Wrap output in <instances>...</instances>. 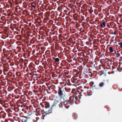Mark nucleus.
Segmentation results:
<instances>
[{"label": "nucleus", "instance_id": "f257e3e1", "mask_svg": "<svg viewBox=\"0 0 122 122\" xmlns=\"http://www.w3.org/2000/svg\"><path fill=\"white\" fill-rule=\"evenodd\" d=\"M12 73L10 71L8 72V85H9V86L8 87V91H11L13 89V84L14 83L13 82L12 80L13 78H12Z\"/></svg>", "mask_w": 122, "mask_h": 122}, {"label": "nucleus", "instance_id": "aec40b11", "mask_svg": "<svg viewBox=\"0 0 122 122\" xmlns=\"http://www.w3.org/2000/svg\"><path fill=\"white\" fill-rule=\"evenodd\" d=\"M8 101H9L10 105L11 106H11H12L13 104L14 101L13 100L11 101V100H9V99H8Z\"/></svg>", "mask_w": 122, "mask_h": 122}, {"label": "nucleus", "instance_id": "20e7f679", "mask_svg": "<svg viewBox=\"0 0 122 122\" xmlns=\"http://www.w3.org/2000/svg\"><path fill=\"white\" fill-rule=\"evenodd\" d=\"M63 104H64L65 107L67 109L68 108L70 105H72V104L71 102H70L69 100L66 101L65 98H63Z\"/></svg>", "mask_w": 122, "mask_h": 122}, {"label": "nucleus", "instance_id": "3c124183", "mask_svg": "<svg viewBox=\"0 0 122 122\" xmlns=\"http://www.w3.org/2000/svg\"><path fill=\"white\" fill-rule=\"evenodd\" d=\"M8 20H9V19H10V18L9 17H8Z\"/></svg>", "mask_w": 122, "mask_h": 122}, {"label": "nucleus", "instance_id": "864d4df0", "mask_svg": "<svg viewBox=\"0 0 122 122\" xmlns=\"http://www.w3.org/2000/svg\"><path fill=\"white\" fill-rule=\"evenodd\" d=\"M6 11V10H3V11L4 12H5V11Z\"/></svg>", "mask_w": 122, "mask_h": 122}, {"label": "nucleus", "instance_id": "79ce46f5", "mask_svg": "<svg viewBox=\"0 0 122 122\" xmlns=\"http://www.w3.org/2000/svg\"><path fill=\"white\" fill-rule=\"evenodd\" d=\"M82 96V95H81V94H80V95H78L79 97V98L80 99L81 98V96Z\"/></svg>", "mask_w": 122, "mask_h": 122}, {"label": "nucleus", "instance_id": "1a4fd4ad", "mask_svg": "<svg viewBox=\"0 0 122 122\" xmlns=\"http://www.w3.org/2000/svg\"><path fill=\"white\" fill-rule=\"evenodd\" d=\"M4 65V69H3L4 74V75H6L7 76L8 75L7 71V64L6 65Z\"/></svg>", "mask_w": 122, "mask_h": 122}, {"label": "nucleus", "instance_id": "a878e982", "mask_svg": "<svg viewBox=\"0 0 122 122\" xmlns=\"http://www.w3.org/2000/svg\"><path fill=\"white\" fill-rule=\"evenodd\" d=\"M11 31L10 30L9 31H8V37H9L10 38L11 37L12 35L11 33Z\"/></svg>", "mask_w": 122, "mask_h": 122}, {"label": "nucleus", "instance_id": "72a5a7b5", "mask_svg": "<svg viewBox=\"0 0 122 122\" xmlns=\"http://www.w3.org/2000/svg\"><path fill=\"white\" fill-rule=\"evenodd\" d=\"M20 63V64H22L23 63V59L20 58L19 60Z\"/></svg>", "mask_w": 122, "mask_h": 122}, {"label": "nucleus", "instance_id": "338daca9", "mask_svg": "<svg viewBox=\"0 0 122 122\" xmlns=\"http://www.w3.org/2000/svg\"><path fill=\"white\" fill-rule=\"evenodd\" d=\"M6 84V83H5V84Z\"/></svg>", "mask_w": 122, "mask_h": 122}, {"label": "nucleus", "instance_id": "9b49d317", "mask_svg": "<svg viewBox=\"0 0 122 122\" xmlns=\"http://www.w3.org/2000/svg\"><path fill=\"white\" fill-rule=\"evenodd\" d=\"M8 24V22H6V20L3 23V26L4 27V30H7V24Z\"/></svg>", "mask_w": 122, "mask_h": 122}, {"label": "nucleus", "instance_id": "7ed1b4c3", "mask_svg": "<svg viewBox=\"0 0 122 122\" xmlns=\"http://www.w3.org/2000/svg\"><path fill=\"white\" fill-rule=\"evenodd\" d=\"M65 92V91L64 89H62L60 88H59L58 91V93L60 99L62 98H64V97L66 96V95Z\"/></svg>", "mask_w": 122, "mask_h": 122}, {"label": "nucleus", "instance_id": "f704fd0d", "mask_svg": "<svg viewBox=\"0 0 122 122\" xmlns=\"http://www.w3.org/2000/svg\"><path fill=\"white\" fill-rule=\"evenodd\" d=\"M88 75H89L90 77H92V73L91 72H89L88 73Z\"/></svg>", "mask_w": 122, "mask_h": 122}, {"label": "nucleus", "instance_id": "393cba45", "mask_svg": "<svg viewBox=\"0 0 122 122\" xmlns=\"http://www.w3.org/2000/svg\"><path fill=\"white\" fill-rule=\"evenodd\" d=\"M104 85V83L103 82L100 83L99 84V86L100 87H103Z\"/></svg>", "mask_w": 122, "mask_h": 122}, {"label": "nucleus", "instance_id": "c9c22d12", "mask_svg": "<svg viewBox=\"0 0 122 122\" xmlns=\"http://www.w3.org/2000/svg\"><path fill=\"white\" fill-rule=\"evenodd\" d=\"M7 114V113L5 112H4V115L3 116V118H5V117H6V116Z\"/></svg>", "mask_w": 122, "mask_h": 122}, {"label": "nucleus", "instance_id": "412c9836", "mask_svg": "<svg viewBox=\"0 0 122 122\" xmlns=\"http://www.w3.org/2000/svg\"><path fill=\"white\" fill-rule=\"evenodd\" d=\"M78 116L77 115L76 113L74 114L73 116V117L74 118V119H77Z\"/></svg>", "mask_w": 122, "mask_h": 122}, {"label": "nucleus", "instance_id": "bf43d9fd", "mask_svg": "<svg viewBox=\"0 0 122 122\" xmlns=\"http://www.w3.org/2000/svg\"><path fill=\"white\" fill-rule=\"evenodd\" d=\"M113 34H115V33L114 32Z\"/></svg>", "mask_w": 122, "mask_h": 122}, {"label": "nucleus", "instance_id": "423d86ee", "mask_svg": "<svg viewBox=\"0 0 122 122\" xmlns=\"http://www.w3.org/2000/svg\"><path fill=\"white\" fill-rule=\"evenodd\" d=\"M69 100L70 102H71L72 103V102H74L73 101L76 102L78 101V98L75 95H73L70 97Z\"/></svg>", "mask_w": 122, "mask_h": 122}, {"label": "nucleus", "instance_id": "9d476101", "mask_svg": "<svg viewBox=\"0 0 122 122\" xmlns=\"http://www.w3.org/2000/svg\"><path fill=\"white\" fill-rule=\"evenodd\" d=\"M7 30H4V32L3 34V38L4 39H5L8 37Z\"/></svg>", "mask_w": 122, "mask_h": 122}, {"label": "nucleus", "instance_id": "0eeeda50", "mask_svg": "<svg viewBox=\"0 0 122 122\" xmlns=\"http://www.w3.org/2000/svg\"><path fill=\"white\" fill-rule=\"evenodd\" d=\"M40 105H42L43 107H45L46 108H48L50 107V104L49 103L46 102L41 103Z\"/></svg>", "mask_w": 122, "mask_h": 122}, {"label": "nucleus", "instance_id": "4be33fe9", "mask_svg": "<svg viewBox=\"0 0 122 122\" xmlns=\"http://www.w3.org/2000/svg\"><path fill=\"white\" fill-rule=\"evenodd\" d=\"M54 108L53 107H52L51 106V107L50 108L49 110L48 111V112L49 113H52V112L53 109H54Z\"/></svg>", "mask_w": 122, "mask_h": 122}, {"label": "nucleus", "instance_id": "680f3d73", "mask_svg": "<svg viewBox=\"0 0 122 122\" xmlns=\"http://www.w3.org/2000/svg\"><path fill=\"white\" fill-rule=\"evenodd\" d=\"M73 92V91H72L71 92V93H72Z\"/></svg>", "mask_w": 122, "mask_h": 122}, {"label": "nucleus", "instance_id": "49530a36", "mask_svg": "<svg viewBox=\"0 0 122 122\" xmlns=\"http://www.w3.org/2000/svg\"><path fill=\"white\" fill-rule=\"evenodd\" d=\"M17 62H17H16V64H17V65H18L19 64V63H18V62Z\"/></svg>", "mask_w": 122, "mask_h": 122}, {"label": "nucleus", "instance_id": "e433bc0d", "mask_svg": "<svg viewBox=\"0 0 122 122\" xmlns=\"http://www.w3.org/2000/svg\"><path fill=\"white\" fill-rule=\"evenodd\" d=\"M120 53H117L116 54V58H118L120 56Z\"/></svg>", "mask_w": 122, "mask_h": 122}, {"label": "nucleus", "instance_id": "5701e85b", "mask_svg": "<svg viewBox=\"0 0 122 122\" xmlns=\"http://www.w3.org/2000/svg\"><path fill=\"white\" fill-rule=\"evenodd\" d=\"M65 90L67 92H69L71 91V89L70 88H67L66 87L65 88Z\"/></svg>", "mask_w": 122, "mask_h": 122}, {"label": "nucleus", "instance_id": "e2e57ef3", "mask_svg": "<svg viewBox=\"0 0 122 122\" xmlns=\"http://www.w3.org/2000/svg\"><path fill=\"white\" fill-rule=\"evenodd\" d=\"M98 27V26H97V28Z\"/></svg>", "mask_w": 122, "mask_h": 122}, {"label": "nucleus", "instance_id": "4d7b16f0", "mask_svg": "<svg viewBox=\"0 0 122 122\" xmlns=\"http://www.w3.org/2000/svg\"><path fill=\"white\" fill-rule=\"evenodd\" d=\"M98 48H96V50H97V49Z\"/></svg>", "mask_w": 122, "mask_h": 122}, {"label": "nucleus", "instance_id": "6ab92c4d", "mask_svg": "<svg viewBox=\"0 0 122 122\" xmlns=\"http://www.w3.org/2000/svg\"><path fill=\"white\" fill-rule=\"evenodd\" d=\"M41 113L43 114L44 115H47V114H49V112H48V111L45 112L43 110H42V111Z\"/></svg>", "mask_w": 122, "mask_h": 122}, {"label": "nucleus", "instance_id": "c85d7f7f", "mask_svg": "<svg viewBox=\"0 0 122 122\" xmlns=\"http://www.w3.org/2000/svg\"><path fill=\"white\" fill-rule=\"evenodd\" d=\"M109 50L111 53H112L113 51V50L112 47L110 46L109 48Z\"/></svg>", "mask_w": 122, "mask_h": 122}, {"label": "nucleus", "instance_id": "a19ab883", "mask_svg": "<svg viewBox=\"0 0 122 122\" xmlns=\"http://www.w3.org/2000/svg\"><path fill=\"white\" fill-rule=\"evenodd\" d=\"M8 122H13V121H11V120L10 119H8Z\"/></svg>", "mask_w": 122, "mask_h": 122}, {"label": "nucleus", "instance_id": "c03bdc74", "mask_svg": "<svg viewBox=\"0 0 122 122\" xmlns=\"http://www.w3.org/2000/svg\"><path fill=\"white\" fill-rule=\"evenodd\" d=\"M9 59L8 58V62L9 63H10V61H11V60H10L9 61Z\"/></svg>", "mask_w": 122, "mask_h": 122}, {"label": "nucleus", "instance_id": "a211bd4d", "mask_svg": "<svg viewBox=\"0 0 122 122\" xmlns=\"http://www.w3.org/2000/svg\"><path fill=\"white\" fill-rule=\"evenodd\" d=\"M95 68V66L94 65H90L89 67V69L90 70H93Z\"/></svg>", "mask_w": 122, "mask_h": 122}, {"label": "nucleus", "instance_id": "2f4dec72", "mask_svg": "<svg viewBox=\"0 0 122 122\" xmlns=\"http://www.w3.org/2000/svg\"><path fill=\"white\" fill-rule=\"evenodd\" d=\"M20 102H21V101L20 100H18L16 102V104L18 105V107H20V105H18V104H20Z\"/></svg>", "mask_w": 122, "mask_h": 122}, {"label": "nucleus", "instance_id": "b1692460", "mask_svg": "<svg viewBox=\"0 0 122 122\" xmlns=\"http://www.w3.org/2000/svg\"><path fill=\"white\" fill-rule=\"evenodd\" d=\"M30 118H29L28 117H27L26 119H22L23 121V122H27V121H28L29 119H30Z\"/></svg>", "mask_w": 122, "mask_h": 122}, {"label": "nucleus", "instance_id": "a18cd8bd", "mask_svg": "<svg viewBox=\"0 0 122 122\" xmlns=\"http://www.w3.org/2000/svg\"><path fill=\"white\" fill-rule=\"evenodd\" d=\"M8 111H9V109H8ZM8 116H9V112H8Z\"/></svg>", "mask_w": 122, "mask_h": 122}, {"label": "nucleus", "instance_id": "7c9ffc66", "mask_svg": "<svg viewBox=\"0 0 122 122\" xmlns=\"http://www.w3.org/2000/svg\"><path fill=\"white\" fill-rule=\"evenodd\" d=\"M61 70L60 69H57L56 71V72L57 74H60L61 73Z\"/></svg>", "mask_w": 122, "mask_h": 122}, {"label": "nucleus", "instance_id": "f03ea898", "mask_svg": "<svg viewBox=\"0 0 122 122\" xmlns=\"http://www.w3.org/2000/svg\"><path fill=\"white\" fill-rule=\"evenodd\" d=\"M7 47H6V48H4L3 49V52L4 54V56L2 59L3 62H2L3 65H6L8 64L7 59H8L7 53L8 50Z\"/></svg>", "mask_w": 122, "mask_h": 122}, {"label": "nucleus", "instance_id": "774afa93", "mask_svg": "<svg viewBox=\"0 0 122 122\" xmlns=\"http://www.w3.org/2000/svg\"><path fill=\"white\" fill-rule=\"evenodd\" d=\"M121 54L122 55V52H121Z\"/></svg>", "mask_w": 122, "mask_h": 122}, {"label": "nucleus", "instance_id": "6e6d98bb", "mask_svg": "<svg viewBox=\"0 0 122 122\" xmlns=\"http://www.w3.org/2000/svg\"><path fill=\"white\" fill-rule=\"evenodd\" d=\"M115 68L114 67H112V69H115Z\"/></svg>", "mask_w": 122, "mask_h": 122}, {"label": "nucleus", "instance_id": "4c0bfd02", "mask_svg": "<svg viewBox=\"0 0 122 122\" xmlns=\"http://www.w3.org/2000/svg\"><path fill=\"white\" fill-rule=\"evenodd\" d=\"M118 44L119 45H120V47H122V42H120V43H118Z\"/></svg>", "mask_w": 122, "mask_h": 122}, {"label": "nucleus", "instance_id": "2eb2a0df", "mask_svg": "<svg viewBox=\"0 0 122 122\" xmlns=\"http://www.w3.org/2000/svg\"><path fill=\"white\" fill-rule=\"evenodd\" d=\"M100 25L101 27L102 28H104L106 26V24L104 22H101Z\"/></svg>", "mask_w": 122, "mask_h": 122}, {"label": "nucleus", "instance_id": "39448f33", "mask_svg": "<svg viewBox=\"0 0 122 122\" xmlns=\"http://www.w3.org/2000/svg\"><path fill=\"white\" fill-rule=\"evenodd\" d=\"M13 0H9L8 1V16H11L12 15L13 13L12 12L11 10L10 9H8L10 7V8L12 7V3L13 2Z\"/></svg>", "mask_w": 122, "mask_h": 122}, {"label": "nucleus", "instance_id": "c756f323", "mask_svg": "<svg viewBox=\"0 0 122 122\" xmlns=\"http://www.w3.org/2000/svg\"><path fill=\"white\" fill-rule=\"evenodd\" d=\"M31 6L35 8L36 7V4L34 3H32L31 4Z\"/></svg>", "mask_w": 122, "mask_h": 122}, {"label": "nucleus", "instance_id": "bb28decb", "mask_svg": "<svg viewBox=\"0 0 122 122\" xmlns=\"http://www.w3.org/2000/svg\"><path fill=\"white\" fill-rule=\"evenodd\" d=\"M90 85L91 86H95V85H94V83L93 81H91L90 82Z\"/></svg>", "mask_w": 122, "mask_h": 122}, {"label": "nucleus", "instance_id": "37998d69", "mask_svg": "<svg viewBox=\"0 0 122 122\" xmlns=\"http://www.w3.org/2000/svg\"><path fill=\"white\" fill-rule=\"evenodd\" d=\"M8 30L9 29V27L11 29V26L10 25V26H9V25H8Z\"/></svg>", "mask_w": 122, "mask_h": 122}, {"label": "nucleus", "instance_id": "58836bf2", "mask_svg": "<svg viewBox=\"0 0 122 122\" xmlns=\"http://www.w3.org/2000/svg\"><path fill=\"white\" fill-rule=\"evenodd\" d=\"M9 52V53H10V52L11 54H10V55H11V54H12V53H11V52H12V51L11 50H10L9 51L8 50V52ZM9 54H8V56H9Z\"/></svg>", "mask_w": 122, "mask_h": 122}, {"label": "nucleus", "instance_id": "ea45409f", "mask_svg": "<svg viewBox=\"0 0 122 122\" xmlns=\"http://www.w3.org/2000/svg\"><path fill=\"white\" fill-rule=\"evenodd\" d=\"M10 66H12L13 65V63L12 62L10 63Z\"/></svg>", "mask_w": 122, "mask_h": 122}, {"label": "nucleus", "instance_id": "f3484780", "mask_svg": "<svg viewBox=\"0 0 122 122\" xmlns=\"http://www.w3.org/2000/svg\"><path fill=\"white\" fill-rule=\"evenodd\" d=\"M7 0H4V9H5L6 8H7L8 7V5L7 3Z\"/></svg>", "mask_w": 122, "mask_h": 122}, {"label": "nucleus", "instance_id": "8fccbe9b", "mask_svg": "<svg viewBox=\"0 0 122 122\" xmlns=\"http://www.w3.org/2000/svg\"><path fill=\"white\" fill-rule=\"evenodd\" d=\"M5 78L7 80V84H8V80H7L8 79H7V77H6V78Z\"/></svg>", "mask_w": 122, "mask_h": 122}, {"label": "nucleus", "instance_id": "dca6fc26", "mask_svg": "<svg viewBox=\"0 0 122 122\" xmlns=\"http://www.w3.org/2000/svg\"><path fill=\"white\" fill-rule=\"evenodd\" d=\"M63 101L60 102V104H58V106L60 108H62L64 106Z\"/></svg>", "mask_w": 122, "mask_h": 122}, {"label": "nucleus", "instance_id": "603ef678", "mask_svg": "<svg viewBox=\"0 0 122 122\" xmlns=\"http://www.w3.org/2000/svg\"><path fill=\"white\" fill-rule=\"evenodd\" d=\"M5 110H6V112H7V111H8V109H5Z\"/></svg>", "mask_w": 122, "mask_h": 122}, {"label": "nucleus", "instance_id": "052dcab7", "mask_svg": "<svg viewBox=\"0 0 122 122\" xmlns=\"http://www.w3.org/2000/svg\"><path fill=\"white\" fill-rule=\"evenodd\" d=\"M54 76V75H52V76Z\"/></svg>", "mask_w": 122, "mask_h": 122}, {"label": "nucleus", "instance_id": "4468645a", "mask_svg": "<svg viewBox=\"0 0 122 122\" xmlns=\"http://www.w3.org/2000/svg\"><path fill=\"white\" fill-rule=\"evenodd\" d=\"M13 42L12 41V39H10V41H9V39H8V47L11 46L12 44H13Z\"/></svg>", "mask_w": 122, "mask_h": 122}, {"label": "nucleus", "instance_id": "6e6552de", "mask_svg": "<svg viewBox=\"0 0 122 122\" xmlns=\"http://www.w3.org/2000/svg\"><path fill=\"white\" fill-rule=\"evenodd\" d=\"M59 102L58 101L56 100V99L54 100V102L53 104L51 106V107L55 108L58 105Z\"/></svg>", "mask_w": 122, "mask_h": 122}, {"label": "nucleus", "instance_id": "0e129e2a", "mask_svg": "<svg viewBox=\"0 0 122 122\" xmlns=\"http://www.w3.org/2000/svg\"><path fill=\"white\" fill-rule=\"evenodd\" d=\"M66 76L67 77H69V76Z\"/></svg>", "mask_w": 122, "mask_h": 122}, {"label": "nucleus", "instance_id": "ddd939ff", "mask_svg": "<svg viewBox=\"0 0 122 122\" xmlns=\"http://www.w3.org/2000/svg\"><path fill=\"white\" fill-rule=\"evenodd\" d=\"M9 95H8V97L9 100H11V101L13 100L14 99L12 98V93L10 92V93H8Z\"/></svg>", "mask_w": 122, "mask_h": 122}, {"label": "nucleus", "instance_id": "13d9d810", "mask_svg": "<svg viewBox=\"0 0 122 122\" xmlns=\"http://www.w3.org/2000/svg\"><path fill=\"white\" fill-rule=\"evenodd\" d=\"M39 112L40 111V110H39L38 111Z\"/></svg>", "mask_w": 122, "mask_h": 122}, {"label": "nucleus", "instance_id": "5fc2aeb1", "mask_svg": "<svg viewBox=\"0 0 122 122\" xmlns=\"http://www.w3.org/2000/svg\"><path fill=\"white\" fill-rule=\"evenodd\" d=\"M23 99H24V98H25V97L24 96H23Z\"/></svg>", "mask_w": 122, "mask_h": 122}, {"label": "nucleus", "instance_id": "cd10ccee", "mask_svg": "<svg viewBox=\"0 0 122 122\" xmlns=\"http://www.w3.org/2000/svg\"><path fill=\"white\" fill-rule=\"evenodd\" d=\"M21 47L20 46H18L16 48V50L18 52L20 51L21 50Z\"/></svg>", "mask_w": 122, "mask_h": 122}, {"label": "nucleus", "instance_id": "f8f14e48", "mask_svg": "<svg viewBox=\"0 0 122 122\" xmlns=\"http://www.w3.org/2000/svg\"><path fill=\"white\" fill-rule=\"evenodd\" d=\"M7 99H5L4 100V104L3 105V106L5 108H7L8 107V104L7 103Z\"/></svg>", "mask_w": 122, "mask_h": 122}, {"label": "nucleus", "instance_id": "09e8293b", "mask_svg": "<svg viewBox=\"0 0 122 122\" xmlns=\"http://www.w3.org/2000/svg\"><path fill=\"white\" fill-rule=\"evenodd\" d=\"M55 98H56V99H57V98H58V97H57L56 96L55 97Z\"/></svg>", "mask_w": 122, "mask_h": 122}, {"label": "nucleus", "instance_id": "473e14b6", "mask_svg": "<svg viewBox=\"0 0 122 122\" xmlns=\"http://www.w3.org/2000/svg\"><path fill=\"white\" fill-rule=\"evenodd\" d=\"M54 59H55V61L56 62H58L60 60L58 58H55Z\"/></svg>", "mask_w": 122, "mask_h": 122}, {"label": "nucleus", "instance_id": "de8ad7c7", "mask_svg": "<svg viewBox=\"0 0 122 122\" xmlns=\"http://www.w3.org/2000/svg\"><path fill=\"white\" fill-rule=\"evenodd\" d=\"M23 103V102L21 101V102H20V104H22Z\"/></svg>", "mask_w": 122, "mask_h": 122}, {"label": "nucleus", "instance_id": "69168bd1", "mask_svg": "<svg viewBox=\"0 0 122 122\" xmlns=\"http://www.w3.org/2000/svg\"><path fill=\"white\" fill-rule=\"evenodd\" d=\"M4 82V83H5V82H6V81H5V82Z\"/></svg>", "mask_w": 122, "mask_h": 122}]
</instances>
